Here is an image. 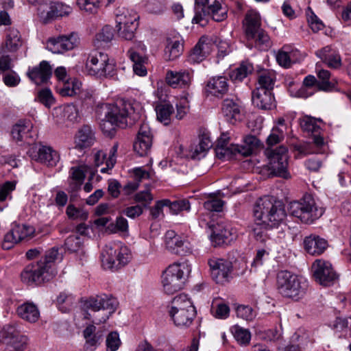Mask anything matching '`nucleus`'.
Wrapping results in <instances>:
<instances>
[{"mask_svg": "<svg viewBox=\"0 0 351 351\" xmlns=\"http://www.w3.org/2000/svg\"><path fill=\"white\" fill-rule=\"evenodd\" d=\"M167 207L169 208V210L173 215H178L179 213L183 210H189L191 208L190 203L186 199H181L174 202H171L169 199Z\"/></svg>", "mask_w": 351, "mask_h": 351, "instance_id": "55", "label": "nucleus"}, {"mask_svg": "<svg viewBox=\"0 0 351 351\" xmlns=\"http://www.w3.org/2000/svg\"><path fill=\"white\" fill-rule=\"evenodd\" d=\"M195 3L206 9L208 15L215 21H223L227 17L228 10L223 5L222 0H195Z\"/></svg>", "mask_w": 351, "mask_h": 351, "instance_id": "20", "label": "nucleus"}, {"mask_svg": "<svg viewBox=\"0 0 351 351\" xmlns=\"http://www.w3.org/2000/svg\"><path fill=\"white\" fill-rule=\"evenodd\" d=\"M17 313L21 318L30 322H36L40 317V312L36 305L32 303H25L17 308Z\"/></svg>", "mask_w": 351, "mask_h": 351, "instance_id": "40", "label": "nucleus"}, {"mask_svg": "<svg viewBox=\"0 0 351 351\" xmlns=\"http://www.w3.org/2000/svg\"><path fill=\"white\" fill-rule=\"evenodd\" d=\"M261 25V17L257 11L250 10L246 12L243 25L247 39L254 40L257 46L265 49L270 45V38Z\"/></svg>", "mask_w": 351, "mask_h": 351, "instance_id": "6", "label": "nucleus"}, {"mask_svg": "<svg viewBox=\"0 0 351 351\" xmlns=\"http://www.w3.org/2000/svg\"><path fill=\"white\" fill-rule=\"evenodd\" d=\"M253 66L251 64H242L234 72L233 77L235 80L241 81L252 73Z\"/></svg>", "mask_w": 351, "mask_h": 351, "instance_id": "63", "label": "nucleus"}, {"mask_svg": "<svg viewBox=\"0 0 351 351\" xmlns=\"http://www.w3.org/2000/svg\"><path fill=\"white\" fill-rule=\"evenodd\" d=\"M287 131V125L284 118H278L276 121V125L273 127L270 134L267 138V144L273 146L281 142L285 138Z\"/></svg>", "mask_w": 351, "mask_h": 351, "instance_id": "37", "label": "nucleus"}, {"mask_svg": "<svg viewBox=\"0 0 351 351\" xmlns=\"http://www.w3.org/2000/svg\"><path fill=\"white\" fill-rule=\"evenodd\" d=\"M27 76L36 84L47 83L52 75V68L47 61L43 60L37 66L29 67Z\"/></svg>", "mask_w": 351, "mask_h": 351, "instance_id": "22", "label": "nucleus"}, {"mask_svg": "<svg viewBox=\"0 0 351 351\" xmlns=\"http://www.w3.org/2000/svg\"><path fill=\"white\" fill-rule=\"evenodd\" d=\"M143 213V208L141 205L128 206L121 211L122 215L133 219L140 217Z\"/></svg>", "mask_w": 351, "mask_h": 351, "instance_id": "64", "label": "nucleus"}, {"mask_svg": "<svg viewBox=\"0 0 351 351\" xmlns=\"http://www.w3.org/2000/svg\"><path fill=\"white\" fill-rule=\"evenodd\" d=\"M312 269L315 280L323 286H331L338 280V275L328 261L317 259L313 263Z\"/></svg>", "mask_w": 351, "mask_h": 351, "instance_id": "13", "label": "nucleus"}, {"mask_svg": "<svg viewBox=\"0 0 351 351\" xmlns=\"http://www.w3.org/2000/svg\"><path fill=\"white\" fill-rule=\"evenodd\" d=\"M58 255V250H50L39 261L31 267H27L21 274L22 280L27 283H41L52 279L57 274L55 261Z\"/></svg>", "mask_w": 351, "mask_h": 351, "instance_id": "4", "label": "nucleus"}, {"mask_svg": "<svg viewBox=\"0 0 351 351\" xmlns=\"http://www.w3.org/2000/svg\"><path fill=\"white\" fill-rule=\"evenodd\" d=\"M152 163L150 162L145 166L135 167L132 170L134 179L141 182L144 180L153 179L155 176V171L152 167Z\"/></svg>", "mask_w": 351, "mask_h": 351, "instance_id": "47", "label": "nucleus"}, {"mask_svg": "<svg viewBox=\"0 0 351 351\" xmlns=\"http://www.w3.org/2000/svg\"><path fill=\"white\" fill-rule=\"evenodd\" d=\"M157 119L165 125H168L170 121V117L174 112V108L169 104H162L158 105L156 108Z\"/></svg>", "mask_w": 351, "mask_h": 351, "instance_id": "48", "label": "nucleus"}, {"mask_svg": "<svg viewBox=\"0 0 351 351\" xmlns=\"http://www.w3.org/2000/svg\"><path fill=\"white\" fill-rule=\"evenodd\" d=\"M191 271V265L186 261L174 263L169 265L162 276L164 291L171 295L182 289Z\"/></svg>", "mask_w": 351, "mask_h": 351, "instance_id": "5", "label": "nucleus"}, {"mask_svg": "<svg viewBox=\"0 0 351 351\" xmlns=\"http://www.w3.org/2000/svg\"><path fill=\"white\" fill-rule=\"evenodd\" d=\"M211 311L215 318L225 319L229 316L230 310L228 304L215 301L213 303Z\"/></svg>", "mask_w": 351, "mask_h": 351, "instance_id": "51", "label": "nucleus"}, {"mask_svg": "<svg viewBox=\"0 0 351 351\" xmlns=\"http://www.w3.org/2000/svg\"><path fill=\"white\" fill-rule=\"evenodd\" d=\"M69 219L73 220L86 221L88 217V213L82 208H77L74 205L69 204L66 210Z\"/></svg>", "mask_w": 351, "mask_h": 351, "instance_id": "52", "label": "nucleus"}, {"mask_svg": "<svg viewBox=\"0 0 351 351\" xmlns=\"http://www.w3.org/2000/svg\"><path fill=\"white\" fill-rule=\"evenodd\" d=\"M103 332L96 331V327L93 324L88 325L83 330V337L85 339V351H95L103 340Z\"/></svg>", "mask_w": 351, "mask_h": 351, "instance_id": "29", "label": "nucleus"}, {"mask_svg": "<svg viewBox=\"0 0 351 351\" xmlns=\"http://www.w3.org/2000/svg\"><path fill=\"white\" fill-rule=\"evenodd\" d=\"M32 124L29 121H20L13 125L11 131L12 140L16 143L26 142L32 138Z\"/></svg>", "mask_w": 351, "mask_h": 351, "instance_id": "33", "label": "nucleus"}, {"mask_svg": "<svg viewBox=\"0 0 351 351\" xmlns=\"http://www.w3.org/2000/svg\"><path fill=\"white\" fill-rule=\"evenodd\" d=\"M268 227H265L263 224H259L258 221H255V224L252 228V234L254 239L261 243H264L267 239L266 230Z\"/></svg>", "mask_w": 351, "mask_h": 351, "instance_id": "60", "label": "nucleus"}, {"mask_svg": "<svg viewBox=\"0 0 351 351\" xmlns=\"http://www.w3.org/2000/svg\"><path fill=\"white\" fill-rule=\"evenodd\" d=\"M289 212L305 223H311L319 218L324 213L322 208H319L315 199L310 195H306L300 201H294L289 205Z\"/></svg>", "mask_w": 351, "mask_h": 351, "instance_id": "8", "label": "nucleus"}, {"mask_svg": "<svg viewBox=\"0 0 351 351\" xmlns=\"http://www.w3.org/2000/svg\"><path fill=\"white\" fill-rule=\"evenodd\" d=\"M316 55L323 62L330 68L337 69L341 65V60L338 53L329 46H326L316 52Z\"/></svg>", "mask_w": 351, "mask_h": 351, "instance_id": "34", "label": "nucleus"}, {"mask_svg": "<svg viewBox=\"0 0 351 351\" xmlns=\"http://www.w3.org/2000/svg\"><path fill=\"white\" fill-rule=\"evenodd\" d=\"M183 51V44L179 39H168L165 49V56L168 60H174L178 58Z\"/></svg>", "mask_w": 351, "mask_h": 351, "instance_id": "43", "label": "nucleus"}, {"mask_svg": "<svg viewBox=\"0 0 351 351\" xmlns=\"http://www.w3.org/2000/svg\"><path fill=\"white\" fill-rule=\"evenodd\" d=\"M81 86H82L81 82L73 79L58 86L57 91L62 97H72L81 93Z\"/></svg>", "mask_w": 351, "mask_h": 351, "instance_id": "41", "label": "nucleus"}, {"mask_svg": "<svg viewBox=\"0 0 351 351\" xmlns=\"http://www.w3.org/2000/svg\"><path fill=\"white\" fill-rule=\"evenodd\" d=\"M72 8L60 2H50L38 7V15L41 22L48 23L58 17L68 16Z\"/></svg>", "mask_w": 351, "mask_h": 351, "instance_id": "12", "label": "nucleus"}, {"mask_svg": "<svg viewBox=\"0 0 351 351\" xmlns=\"http://www.w3.org/2000/svg\"><path fill=\"white\" fill-rule=\"evenodd\" d=\"M228 90L227 79L223 76H216L210 78L204 88L207 96L223 97Z\"/></svg>", "mask_w": 351, "mask_h": 351, "instance_id": "27", "label": "nucleus"}, {"mask_svg": "<svg viewBox=\"0 0 351 351\" xmlns=\"http://www.w3.org/2000/svg\"><path fill=\"white\" fill-rule=\"evenodd\" d=\"M232 332L234 339L240 345L247 346L250 343L251 334L248 330L234 326L232 328Z\"/></svg>", "mask_w": 351, "mask_h": 351, "instance_id": "50", "label": "nucleus"}, {"mask_svg": "<svg viewBox=\"0 0 351 351\" xmlns=\"http://www.w3.org/2000/svg\"><path fill=\"white\" fill-rule=\"evenodd\" d=\"M114 38L113 29L109 25L104 26L96 35L94 44L97 47H105Z\"/></svg>", "mask_w": 351, "mask_h": 351, "instance_id": "45", "label": "nucleus"}, {"mask_svg": "<svg viewBox=\"0 0 351 351\" xmlns=\"http://www.w3.org/2000/svg\"><path fill=\"white\" fill-rule=\"evenodd\" d=\"M292 341L297 342L298 344L287 346L285 351H301L302 349H304L308 345L309 337L305 333L300 335L296 332L293 336Z\"/></svg>", "mask_w": 351, "mask_h": 351, "instance_id": "53", "label": "nucleus"}, {"mask_svg": "<svg viewBox=\"0 0 351 351\" xmlns=\"http://www.w3.org/2000/svg\"><path fill=\"white\" fill-rule=\"evenodd\" d=\"M130 250L125 244L118 242L106 245L101 254L102 266L106 269H117L127 265L132 259Z\"/></svg>", "mask_w": 351, "mask_h": 351, "instance_id": "7", "label": "nucleus"}, {"mask_svg": "<svg viewBox=\"0 0 351 351\" xmlns=\"http://www.w3.org/2000/svg\"><path fill=\"white\" fill-rule=\"evenodd\" d=\"M88 169V167L87 165H80L71 168L69 186L71 191H75L80 188L85 178V173Z\"/></svg>", "mask_w": 351, "mask_h": 351, "instance_id": "38", "label": "nucleus"}, {"mask_svg": "<svg viewBox=\"0 0 351 351\" xmlns=\"http://www.w3.org/2000/svg\"><path fill=\"white\" fill-rule=\"evenodd\" d=\"M192 77L193 73L188 70L168 71L166 82L173 88H185L191 84Z\"/></svg>", "mask_w": 351, "mask_h": 351, "instance_id": "26", "label": "nucleus"}, {"mask_svg": "<svg viewBox=\"0 0 351 351\" xmlns=\"http://www.w3.org/2000/svg\"><path fill=\"white\" fill-rule=\"evenodd\" d=\"M165 242L167 249L174 254L184 255L190 252L187 241L173 230L166 232Z\"/></svg>", "mask_w": 351, "mask_h": 351, "instance_id": "21", "label": "nucleus"}, {"mask_svg": "<svg viewBox=\"0 0 351 351\" xmlns=\"http://www.w3.org/2000/svg\"><path fill=\"white\" fill-rule=\"evenodd\" d=\"M169 313L176 326L186 328L192 324L196 315V311L186 309L183 311L169 312Z\"/></svg>", "mask_w": 351, "mask_h": 351, "instance_id": "35", "label": "nucleus"}, {"mask_svg": "<svg viewBox=\"0 0 351 351\" xmlns=\"http://www.w3.org/2000/svg\"><path fill=\"white\" fill-rule=\"evenodd\" d=\"M276 81V75L271 71H263L258 76V86L257 88H262L271 90L274 88Z\"/></svg>", "mask_w": 351, "mask_h": 351, "instance_id": "49", "label": "nucleus"}, {"mask_svg": "<svg viewBox=\"0 0 351 351\" xmlns=\"http://www.w3.org/2000/svg\"><path fill=\"white\" fill-rule=\"evenodd\" d=\"M5 348L4 351H24L26 348L28 338L21 335L14 326H7L1 333Z\"/></svg>", "mask_w": 351, "mask_h": 351, "instance_id": "16", "label": "nucleus"}, {"mask_svg": "<svg viewBox=\"0 0 351 351\" xmlns=\"http://www.w3.org/2000/svg\"><path fill=\"white\" fill-rule=\"evenodd\" d=\"M221 113L227 121L235 124L243 119L240 103L232 99H226L222 102Z\"/></svg>", "mask_w": 351, "mask_h": 351, "instance_id": "24", "label": "nucleus"}, {"mask_svg": "<svg viewBox=\"0 0 351 351\" xmlns=\"http://www.w3.org/2000/svg\"><path fill=\"white\" fill-rule=\"evenodd\" d=\"M121 343L118 332H110L106 339V351H117L120 347Z\"/></svg>", "mask_w": 351, "mask_h": 351, "instance_id": "59", "label": "nucleus"}, {"mask_svg": "<svg viewBox=\"0 0 351 351\" xmlns=\"http://www.w3.org/2000/svg\"><path fill=\"white\" fill-rule=\"evenodd\" d=\"M237 315L247 321H251L256 317V313L250 306L240 305L237 308Z\"/></svg>", "mask_w": 351, "mask_h": 351, "instance_id": "61", "label": "nucleus"}, {"mask_svg": "<svg viewBox=\"0 0 351 351\" xmlns=\"http://www.w3.org/2000/svg\"><path fill=\"white\" fill-rule=\"evenodd\" d=\"M105 118L100 127L103 132L112 136L115 127L126 128L134 124L141 116L142 108L137 102L120 101L117 104H105Z\"/></svg>", "mask_w": 351, "mask_h": 351, "instance_id": "1", "label": "nucleus"}, {"mask_svg": "<svg viewBox=\"0 0 351 351\" xmlns=\"http://www.w3.org/2000/svg\"><path fill=\"white\" fill-rule=\"evenodd\" d=\"M23 41L18 29L15 28H10L8 30L5 47L7 51L10 53L16 52L23 45Z\"/></svg>", "mask_w": 351, "mask_h": 351, "instance_id": "39", "label": "nucleus"}, {"mask_svg": "<svg viewBox=\"0 0 351 351\" xmlns=\"http://www.w3.org/2000/svg\"><path fill=\"white\" fill-rule=\"evenodd\" d=\"M319 81L317 83V88L319 90L330 91L337 84L336 79H330V73L324 69H321L317 73Z\"/></svg>", "mask_w": 351, "mask_h": 351, "instance_id": "44", "label": "nucleus"}, {"mask_svg": "<svg viewBox=\"0 0 351 351\" xmlns=\"http://www.w3.org/2000/svg\"><path fill=\"white\" fill-rule=\"evenodd\" d=\"M138 16L135 14H121L117 17L118 36L125 40H131L134 37L138 27Z\"/></svg>", "mask_w": 351, "mask_h": 351, "instance_id": "18", "label": "nucleus"}, {"mask_svg": "<svg viewBox=\"0 0 351 351\" xmlns=\"http://www.w3.org/2000/svg\"><path fill=\"white\" fill-rule=\"evenodd\" d=\"M212 145V141L207 135L201 136L198 144L192 149V157L200 158L204 156Z\"/></svg>", "mask_w": 351, "mask_h": 351, "instance_id": "46", "label": "nucleus"}, {"mask_svg": "<svg viewBox=\"0 0 351 351\" xmlns=\"http://www.w3.org/2000/svg\"><path fill=\"white\" fill-rule=\"evenodd\" d=\"M117 149L118 145L114 144L110 149L108 158L106 161V167H102L100 169L101 173H108L109 170L112 169L114 167V164L116 163V154L117 152Z\"/></svg>", "mask_w": 351, "mask_h": 351, "instance_id": "62", "label": "nucleus"}, {"mask_svg": "<svg viewBox=\"0 0 351 351\" xmlns=\"http://www.w3.org/2000/svg\"><path fill=\"white\" fill-rule=\"evenodd\" d=\"M14 227L15 233L19 236L20 241L32 237L35 232L34 227L26 224H18Z\"/></svg>", "mask_w": 351, "mask_h": 351, "instance_id": "58", "label": "nucleus"}, {"mask_svg": "<svg viewBox=\"0 0 351 351\" xmlns=\"http://www.w3.org/2000/svg\"><path fill=\"white\" fill-rule=\"evenodd\" d=\"M80 44L78 35L72 32L68 35H62L49 38L47 41V49L53 53H64L73 50Z\"/></svg>", "mask_w": 351, "mask_h": 351, "instance_id": "14", "label": "nucleus"}, {"mask_svg": "<svg viewBox=\"0 0 351 351\" xmlns=\"http://www.w3.org/2000/svg\"><path fill=\"white\" fill-rule=\"evenodd\" d=\"M95 141V132L88 125H84L79 128L74 138L75 146L80 149L91 147Z\"/></svg>", "mask_w": 351, "mask_h": 351, "instance_id": "28", "label": "nucleus"}, {"mask_svg": "<svg viewBox=\"0 0 351 351\" xmlns=\"http://www.w3.org/2000/svg\"><path fill=\"white\" fill-rule=\"evenodd\" d=\"M186 309L195 310L191 299L185 294H180L173 299L169 313L183 311Z\"/></svg>", "mask_w": 351, "mask_h": 351, "instance_id": "42", "label": "nucleus"}, {"mask_svg": "<svg viewBox=\"0 0 351 351\" xmlns=\"http://www.w3.org/2000/svg\"><path fill=\"white\" fill-rule=\"evenodd\" d=\"M86 69L91 75L97 77H112L116 73V64L108 54L96 52L89 55L86 62Z\"/></svg>", "mask_w": 351, "mask_h": 351, "instance_id": "10", "label": "nucleus"}, {"mask_svg": "<svg viewBox=\"0 0 351 351\" xmlns=\"http://www.w3.org/2000/svg\"><path fill=\"white\" fill-rule=\"evenodd\" d=\"M253 104L261 109L269 110L275 106L274 97L271 90L256 88L252 92Z\"/></svg>", "mask_w": 351, "mask_h": 351, "instance_id": "30", "label": "nucleus"}, {"mask_svg": "<svg viewBox=\"0 0 351 351\" xmlns=\"http://www.w3.org/2000/svg\"><path fill=\"white\" fill-rule=\"evenodd\" d=\"M237 237L236 229L230 225L219 224L211 235V241L215 245H228Z\"/></svg>", "mask_w": 351, "mask_h": 351, "instance_id": "25", "label": "nucleus"}, {"mask_svg": "<svg viewBox=\"0 0 351 351\" xmlns=\"http://www.w3.org/2000/svg\"><path fill=\"white\" fill-rule=\"evenodd\" d=\"M241 151L238 145L230 143V135L228 133H222L217 139L215 153L221 159H230L232 155Z\"/></svg>", "mask_w": 351, "mask_h": 351, "instance_id": "23", "label": "nucleus"}, {"mask_svg": "<svg viewBox=\"0 0 351 351\" xmlns=\"http://www.w3.org/2000/svg\"><path fill=\"white\" fill-rule=\"evenodd\" d=\"M27 154L32 160L44 164L48 167H55L60 160V155L57 151L50 146H32Z\"/></svg>", "mask_w": 351, "mask_h": 351, "instance_id": "17", "label": "nucleus"}, {"mask_svg": "<svg viewBox=\"0 0 351 351\" xmlns=\"http://www.w3.org/2000/svg\"><path fill=\"white\" fill-rule=\"evenodd\" d=\"M285 206L272 197L258 199L254 208V221L265 227L274 228L280 224L286 218Z\"/></svg>", "mask_w": 351, "mask_h": 351, "instance_id": "2", "label": "nucleus"}, {"mask_svg": "<svg viewBox=\"0 0 351 351\" xmlns=\"http://www.w3.org/2000/svg\"><path fill=\"white\" fill-rule=\"evenodd\" d=\"M16 181H7L0 186V202L11 199V193L16 189Z\"/></svg>", "mask_w": 351, "mask_h": 351, "instance_id": "57", "label": "nucleus"}, {"mask_svg": "<svg viewBox=\"0 0 351 351\" xmlns=\"http://www.w3.org/2000/svg\"><path fill=\"white\" fill-rule=\"evenodd\" d=\"M153 141V134L147 123L141 124L134 143V150L139 156H144L150 152Z\"/></svg>", "mask_w": 351, "mask_h": 351, "instance_id": "19", "label": "nucleus"}, {"mask_svg": "<svg viewBox=\"0 0 351 351\" xmlns=\"http://www.w3.org/2000/svg\"><path fill=\"white\" fill-rule=\"evenodd\" d=\"M265 155L268 160V167L275 175L283 178H290L288 168V149L285 145L276 148H267Z\"/></svg>", "mask_w": 351, "mask_h": 351, "instance_id": "11", "label": "nucleus"}, {"mask_svg": "<svg viewBox=\"0 0 351 351\" xmlns=\"http://www.w3.org/2000/svg\"><path fill=\"white\" fill-rule=\"evenodd\" d=\"M208 265L212 278L217 283H225L232 278L233 267L230 261L213 257L208 260Z\"/></svg>", "mask_w": 351, "mask_h": 351, "instance_id": "15", "label": "nucleus"}, {"mask_svg": "<svg viewBox=\"0 0 351 351\" xmlns=\"http://www.w3.org/2000/svg\"><path fill=\"white\" fill-rule=\"evenodd\" d=\"M212 44L205 37H202L189 56L191 62H202L211 51Z\"/></svg>", "mask_w": 351, "mask_h": 351, "instance_id": "32", "label": "nucleus"}, {"mask_svg": "<svg viewBox=\"0 0 351 351\" xmlns=\"http://www.w3.org/2000/svg\"><path fill=\"white\" fill-rule=\"evenodd\" d=\"M277 287L285 297L297 299L306 289V280L288 271H280L277 275Z\"/></svg>", "mask_w": 351, "mask_h": 351, "instance_id": "9", "label": "nucleus"}, {"mask_svg": "<svg viewBox=\"0 0 351 351\" xmlns=\"http://www.w3.org/2000/svg\"><path fill=\"white\" fill-rule=\"evenodd\" d=\"M118 302L114 298L106 295L90 298L84 302V317L94 324L106 322L117 309Z\"/></svg>", "mask_w": 351, "mask_h": 351, "instance_id": "3", "label": "nucleus"}, {"mask_svg": "<svg viewBox=\"0 0 351 351\" xmlns=\"http://www.w3.org/2000/svg\"><path fill=\"white\" fill-rule=\"evenodd\" d=\"M313 143L316 150H313L311 145L309 144H304L296 147V150L302 155H307L311 154H320L326 152L327 143L324 138L319 135L315 134L313 136Z\"/></svg>", "mask_w": 351, "mask_h": 351, "instance_id": "36", "label": "nucleus"}, {"mask_svg": "<svg viewBox=\"0 0 351 351\" xmlns=\"http://www.w3.org/2000/svg\"><path fill=\"white\" fill-rule=\"evenodd\" d=\"M305 250L311 255L322 254L328 247V241L317 234H310L304 239Z\"/></svg>", "mask_w": 351, "mask_h": 351, "instance_id": "31", "label": "nucleus"}, {"mask_svg": "<svg viewBox=\"0 0 351 351\" xmlns=\"http://www.w3.org/2000/svg\"><path fill=\"white\" fill-rule=\"evenodd\" d=\"M101 0H77L79 8L89 13H95L100 6Z\"/></svg>", "mask_w": 351, "mask_h": 351, "instance_id": "56", "label": "nucleus"}, {"mask_svg": "<svg viewBox=\"0 0 351 351\" xmlns=\"http://www.w3.org/2000/svg\"><path fill=\"white\" fill-rule=\"evenodd\" d=\"M319 121L310 116H304L300 119V126L304 131L308 132H317L320 129Z\"/></svg>", "mask_w": 351, "mask_h": 351, "instance_id": "54", "label": "nucleus"}]
</instances>
